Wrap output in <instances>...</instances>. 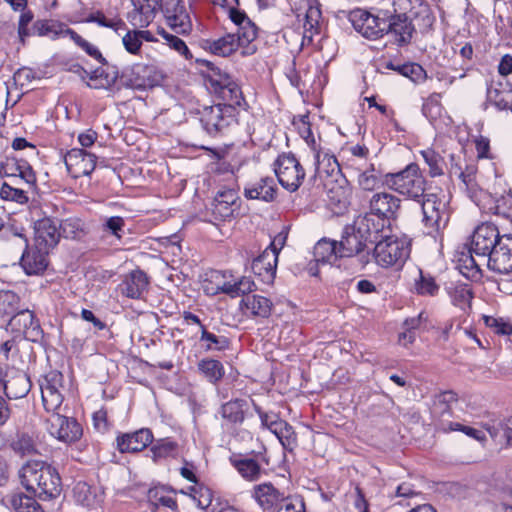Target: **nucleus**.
Masks as SVG:
<instances>
[{"label":"nucleus","instance_id":"nucleus-1","mask_svg":"<svg viewBox=\"0 0 512 512\" xmlns=\"http://www.w3.org/2000/svg\"><path fill=\"white\" fill-rule=\"evenodd\" d=\"M62 382L63 375L60 372H49L40 383L41 397L45 410L51 413L46 420L50 435L62 442L72 443L80 439L82 428L75 419L58 413L63 402V395L59 390Z\"/></svg>","mask_w":512,"mask_h":512},{"label":"nucleus","instance_id":"nucleus-2","mask_svg":"<svg viewBox=\"0 0 512 512\" xmlns=\"http://www.w3.org/2000/svg\"><path fill=\"white\" fill-rule=\"evenodd\" d=\"M22 485L41 500L58 497L62 490L58 471L42 461H28L19 471Z\"/></svg>","mask_w":512,"mask_h":512},{"label":"nucleus","instance_id":"nucleus-3","mask_svg":"<svg viewBox=\"0 0 512 512\" xmlns=\"http://www.w3.org/2000/svg\"><path fill=\"white\" fill-rule=\"evenodd\" d=\"M458 170V177L463 183L467 195L478 207L505 217L511 215L506 206L508 203H512V197L500 196L494 198L491 194L481 189L476 182L477 170L474 165H467L464 171L460 167Z\"/></svg>","mask_w":512,"mask_h":512},{"label":"nucleus","instance_id":"nucleus-4","mask_svg":"<svg viewBox=\"0 0 512 512\" xmlns=\"http://www.w3.org/2000/svg\"><path fill=\"white\" fill-rule=\"evenodd\" d=\"M383 184L408 199L420 201L425 194L426 180L418 164L410 163L399 172L386 173Z\"/></svg>","mask_w":512,"mask_h":512},{"label":"nucleus","instance_id":"nucleus-5","mask_svg":"<svg viewBox=\"0 0 512 512\" xmlns=\"http://www.w3.org/2000/svg\"><path fill=\"white\" fill-rule=\"evenodd\" d=\"M236 109L229 105L204 106L198 111L203 130L212 137L226 134L237 123Z\"/></svg>","mask_w":512,"mask_h":512},{"label":"nucleus","instance_id":"nucleus-6","mask_svg":"<svg viewBox=\"0 0 512 512\" xmlns=\"http://www.w3.org/2000/svg\"><path fill=\"white\" fill-rule=\"evenodd\" d=\"M410 255V242L405 238L386 236L375 242L373 257L383 267L402 266Z\"/></svg>","mask_w":512,"mask_h":512},{"label":"nucleus","instance_id":"nucleus-7","mask_svg":"<svg viewBox=\"0 0 512 512\" xmlns=\"http://www.w3.org/2000/svg\"><path fill=\"white\" fill-rule=\"evenodd\" d=\"M387 17L390 10L377 9L372 13L363 9H355L350 12L349 19L354 29L363 37L376 40L384 36Z\"/></svg>","mask_w":512,"mask_h":512},{"label":"nucleus","instance_id":"nucleus-8","mask_svg":"<svg viewBox=\"0 0 512 512\" xmlns=\"http://www.w3.org/2000/svg\"><path fill=\"white\" fill-rule=\"evenodd\" d=\"M11 241L19 247H24L20 259V265L27 275H40L48 266L49 250L39 245H28V239L23 234V229L19 231H10Z\"/></svg>","mask_w":512,"mask_h":512},{"label":"nucleus","instance_id":"nucleus-9","mask_svg":"<svg viewBox=\"0 0 512 512\" xmlns=\"http://www.w3.org/2000/svg\"><path fill=\"white\" fill-rule=\"evenodd\" d=\"M422 198L420 202L425 226L435 231L445 228L450 219L447 196L439 191L425 193Z\"/></svg>","mask_w":512,"mask_h":512},{"label":"nucleus","instance_id":"nucleus-10","mask_svg":"<svg viewBox=\"0 0 512 512\" xmlns=\"http://www.w3.org/2000/svg\"><path fill=\"white\" fill-rule=\"evenodd\" d=\"M274 171L281 186L295 192L305 178V170L292 153L280 154L274 162Z\"/></svg>","mask_w":512,"mask_h":512},{"label":"nucleus","instance_id":"nucleus-11","mask_svg":"<svg viewBox=\"0 0 512 512\" xmlns=\"http://www.w3.org/2000/svg\"><path fill=\"white\" fill-rule=\"evenodd\" d=\"M367 243L366 236L358 233L354 226H346L338 242V255L340 258L357 256L364 266L371 259L370 251L366 250Z\"/></svg>","mask_w":512,"mask_h":512},{"label":"nucleus","instance_id":"nucleus-12","mask_svg":"<svg viewBox=\"0 0 512 512\" xmlns=\"http://www.w3.org/2000/svg\"><path fill=\"white\" fill-rule=\"evenodd\" d=\"M394 12L410 14V18L415 21L421 33H427L431 30L435 16L430 5L425 0H393Z\"/></svg>","mask_w":512,"mask_h":512},{"label":"nucleus","instance_id":"nucleus-13","mask_svg":"<svg viewBox=\"0 0 512 512\" xmlns=\"http://www.w3.org/2000/svg\"><path fill=\"white\" fill-rule=\"evenodd\" d=\"M160 74L153 65L136 63L123 71L121 80L125 86L132 89L144 90L156 86L160 81Z\"/></svg>","mask_w":512,"mask_h":512},{"label":"nucleus","instance_id":"nucleus-14","mask_svg":"<svg viewBox=\"0 0 512 512\" xmlns=\"http://www.w3.org/2000/svg\"><path fill=\"white\" fill-rule=\"evenodd\" d=\"M161 10L168 26L175 33H190L192 22L183 0H162Z\"/></svg>","mask_w":512,"mask_h":512},{"label":"nucleus","instance_id":"nucleus-15","mask_svg":"<svg viewBox=\"0 0 512 512\" xmlns=\"http://www.w3.org/2000/svg\"><path fill=\"white\" fill-rule=\"evenodd\" d=\"M500 239H502V236L499 235V231L494 224L483 223L473 233L471 249L478 258L486 260L487 256L498 245Z\"/></svg>","mask_w":512,"mask_h":512},{"label":"nucleus","instance_id":"nucleus-16","mask_svg":"<svg viewBox=\"0 0 512 512\" xmlns=\"http://www.w3.org/2000/svg\"><path fill=\"white\" fill-rule=\"evenodd\" d=\"M487 266L499 274L512 272V236L504 235L498 245L487 256Z\"/></svg>","mask_w":512,"mask_h":512},{"label":"nucleus","instance_id":"nucleus-17","mask_svg":"<svg viewBox=\"0 0 512 512\" xmlns=\"http://www.w3.org/2000/svg\"><path fill=\"white\" fill-rule=\"evenodd\" d=\"M405 13L390 11V17H387L385 34H391L399 46L407 45L411 42L415 27Z\"/></svg>","mask_w":512,"mask_h":512},{"label":"nucleus","instance_id":"nucleus-18","mask_svg":"<svg viewBox=\"0 0 512 512\" xmlns=\"http://www.w3.org/2000/svg\"><path fill=\"white\" fill-rule=\"evenodd\" d=\"M68 173L73 178L90 175L96 167V156L83 149H71L64 157Z\"/></svg>","mask_w":512,"mask_h":512},{"label":"nucleus","instance_id":"nucleus-19","mask_svg":"<svg viewBox=\"0 0 512 512\" xmlns=\"http://www.w3.org/2000/svg\"><path fill=\"white\" fill-rule=\"evenodd\" d=\"M400 206L397 196L384 191L374 193L369 200V211L387 223L397 217Z\"/></svg>","mask_w":512,"mask_h":512},{"label":"nucleus","instance_id":"nucleus-20","mask_svg":"<svg viewBox=\"0 0 512 512\" xmlns=\"http://www.w3.org/2000/svg\"><path fill=\"white\" fill-rule=\"evenodd\" d=\"M7 328L17 335H23L27 339L40 336L41 328L34 314L29 310L16 311L9 319Z\"/></svg>","mask_w":512,"mask_h":512},{"label":"nucleus","instance_id":"nucleus-21","mask_svg":"<svg viewBox=\"0 0 512 512\" xmlns=\"http://www.w3.org/2000/svg\"><path fill=\"white\" fill-rule=\"evenodd\" d=\"M133 10L127 15L130 24L136 28H145L154 20L161 8L160 0H131Z\"/></svg>","mask_w":512,"mask_h":512},{"label":"nucleus","instance_id":"nucleus-22","mask_svg":"<svg viewBox=\"0 0 512 512\" xmlns=\"http://www.w3.org/2000/svg\"><path fill=\"white\" fill-rule=\"evenodd\" d=\"M487 101L498 110L512 111V84L504 79H491L487 84Z\"/></svg>","mask_w":512,"mask_h":512},{"label":"nucleus","instance_id":"nucleus-23","mask_svg":"<svg viewBox=\"0 0 512 512\" xmlns=\"http://www.w3.org/2000/svg\"><path fill=\"white\" fill-rule=\"evenodd\" d=\"M278 250L271 244L252 261V271L265 283H272L276 275Z\"/></svg>","mask_w":512,"mask_h":512},{"label":"nucleus","instance_id":"nucleus-24","mask_svg":"<svg viewBox=\"0 0 512 512\" xmlns=\"http://www.w3.org/2000/svg\"><path fill=\"white\" fill-rule=\"evenodd\" d=\"M238 193L235 189L219 190L211 204V213L215 221H226L233 216Z\"/></svg>","mask_w":512,"mask_h":512},{"label":"nucleus","instance_id":"nucleus-25","mask_svg":"<svg viewBox=\"0 0 512 512\" xmlns=\"http://www.w3.org/2000/svg\"><path fill=\"white\" fill-rule=\"evenodd\" d=\"M153 441V434L147 428L117 436V448L121 453H135L144 450Z\"/></svg>","mask_w":512,"mask_h":512},{"label":"nucleus","instance_id":"nucleus-26","mask_svg":"<svg viewBox=\"0 0 512 512\" xmlns=\"http://www.w3.org/2000/svg\"><path fill=\"white\" fill-rule=\"evenodd\" d=\"M149 279L146 273L140 269L132 270L125 275L118 286L120 294L129 299H140L147 290Z\"/></svg>","mask_w":512,"mask_h":512},{"label":"nucleus","instance_id":"nucleus-27","mask_svg":"<svg viewBox=\"0 0 512 512\" xmlns=\"http://www.w3.org/2000/svg\"><path fill=\"white\" fill-rule=\"evenodd\" d=\"M35 244L45 249H52L60 238L56 222L50 218H42L35 222Z\"/></svg>","mask_w":512,"mask_h":512},{"label":"nucleus","instance_id":"nucleus-28","mask_svg":"<svg viewBox=\"0 0 512 512\" xmlns=\"http://www.w3.org/2000/svg\"><path fill=\"white\" fill-rule=\"evenodd\" d=\"M250 43L242 41L241 35L237 33H228L216 40H206L204 48L215 55L226 57L235 52L239 47H245Z\"/></svg>","mask_w":512,"mask_h":512},{"label":"nucleus","instance_id":"nucleus-29","mask_svg":"<svg viewBox=\"0 0 512 512\" xmlns=\"http://www.w3.org/2000/svg\"><path fill=\"white\" fill-rule=\"evenodd\" d=\"M3 390L8 399H20L25 397L30 389L31 382L29 377L23 372H16L7 380L2 378L0 390Z\"/></svg>","mask_w":512,"mask_h":512},{"label":"nucleus","instance_id":"nucleus-30","mask_svg":"<svg viewBox=\"0 0 512 512\" xmlns=\"http://www.w3.org/2000/svg\"><path fill=\"white\" fill-rule=\"evenodd\" d=\"M252 496L264 510L274 511L285 495L271 483H262L254 486Z\"/></svg>","mask_w":512,"mask_h":512},{"label":"nucleus","instance_id":"nucleus-31","mask_svg":"<svg viewBox=\"0 0 512 512\" xmlns=\"http://www.w3.org/2000/svg\"><path fill=\"white\" fill-rule=\"evenodd\" d=\"M386 223V221L377 218L375 214L369 211L358 217L353 226L358 230V233L366 236L369 243H375L378 241L379 233Z\"/></svg>","mask_w":512,"mask_h":512},{"label":"nucleus","instance_id":"nucleus-32","mask_svg":"<svg viewBox=\"0 0 512 512\" xmlns=\"http://www.w3.org/2000/svg\"><path fill=\"white\" fill-rule=\"evenodd\" d=\"M474 252L470 248L467 251H462L458 254L456 260V268L459 272L468 279H479L481 277V262L482 259H476L473 256Z\"/></svg>","mask_w":512,"mask_h":512},{"label":"nucleus","instance_id":"nucleus-33","mask_svg":"<svg viewBox=\"0 0 512 512\" xmlns=\"http://www.w3.org/2000/svg\"><path fill=\"white\" fill-rule=\"evenodd\" d=\"M229 17L231 21L237 25V34L241 35L244 42H252L257 37V28L254 23L248 18L245 12L236 8L229 10Z\"/></svg>","mask_w":512,"mask_h":512},{"label":"nucleus","instance_id":"nucleus-34","mask_svg":"<svg viewBox=\"0 0 512 512\" xmlns=\"http://www.w3.org/2000/svg\"><path fill=\"white\" fill-rule=\"evenodd\" d=\"M276 194L274 180L270 177L261 178L258 182L245 188V196L248 199L273 201Z\"/></svg>","mask_w":512,"mask_h":512},{"label":"nucleus","instance_id":"nucleus-35","mask_svg":"<svg viewBox=\"0 0 512 512\" xmlns=\"http://www.w3.org/2000/svg\"><path fill=\"white\" fill-rule=\"evenodd\" d=\"M215 92L225 102L222 105H229L235 109L243 100L240 87L228 78L215 84Z\"/></svg>","mask_w":512,"mask_h":512},{"label":"nucleus","instance_id":"nucleus-36","mask_svg":"<svg viewBox=\"0 0 512 512\" xmlns=\"http://www.w3.org/2000/svg\"><path fill=\"white\" fill-rule=\"evenodd\" d=\"M230 463L247 481H257L261 476V466L253 458L232 456L230 457Z\"/></svg>","mask_w":512,"mask_h":512},{"label":"nucleus","instance_id":"nucleus-37","mask_svg":"<svg viewBox=\"0 0 512 512\" xmlns=\"http://www.w3.org/2000/svg\"><path fill=\"white\" fill-rule=\"evenodd\" d=\"M356 183L361 191L373 192L383 184V177L381 172L376 169L375 164L370 163L356 175Z\"/></svg>","mask_w":512,"mask_h":512},{"label":"nucleus","instance_id":"nucleus-38","mask_svg":"<svg viewBox=\"0 0 512 512\" xmlns=\"http://www.w3.org/2000/svg\"><path fill=\"white\" fill-rule=\"evenodd\" d=\"M66 30H71L65 24L56 20H37L32 25V34L46 36L51 39L59 37H68Z\"/></svg>","mask_w":512,"mask_h":512},{"label":"nucleus","instance_id":"nucleus-39","mask_svg":"<svg viewBox=\"0 0 512 512\" xmlns=\"http://www.w3.org/2000/svg\"><path fill=\"white\" fill-rule=\"evenodd\" d=\"M247 401L244 399H234L224 403L221 406V416L229 424H241L245 419Z\"/></svg>","mask_w":512,"mask_h":512},{"label":"nucleus","instance_id":"nucleus-40","mask_svg":"<svg viewBox=\"0 0 512 512\" xmlns=\"http://www.w3.org/2000/svg\"><path fill=\"white\" fill-rule=\"evenodd\" d=\"M165 487L152 488L148 491V500L152 512H157L159 507L170 508L173 512H179L176 499Z\"/></svg>","mask_w":512,"mask_h":512},{"label":"nucleus","instance_id":"nucleus-41","mask_svg":"<svg viewBox=\"0 0 512 512\" xmlns=\"http://www.w3.org/2000/svg\"><path fill=\"white\" fill-rule=\"evenodd\" d=\"M315 176L322 178L323 176H331L335 172H340V166L335 156L327 153H321L314 150Z\"/></svg>","mask_w":512,"mask_h":512},{"label":"nucleus","instance_id":"nucleus-42","mask_svg":"<svg viewBox=\"0 0 512 512\" xmlns=\"http://www.w3.org/2000/svg\"><path fill=\"white\" fill-rule=\"evenodd\" d=\"M244 306L253 316L267 318L271 314L272 302L260 295L248 296L241 301Z\"/></svg>","mask_w":512,"mask_h":512},{"label":"nucleus","instance_id":"nucleus-43","mask_svg":"<svg viewBox=\"0 0 512 512\" xmlns=\"http://www.w3.org/2000/svg\"><path fill=\"white\" fill-rule=\"evenodd\" d=\"M313 255L317 262H332L338 255V241L323 238L319 240L313 249Z\"/></svg>","mask_w":512,"mask_h":512},{"label":"nucleus","instance_id":"nucleus-44","mask_svg":"<svg viewBox=\"0 0 512 512\" xmlns=\"http://www.w3.org/2000/svg\"><path fill=\"white\" fill-rule=\"evenodd\" d=\"M207 278L204 281L203 288L207 294L216 295L219 293L224 294V288L222 286L228 285L229 279L232 275L227 272L212 270L207 274Z\"/></svg>","mask_w":512,"mask_h":512},{"label":"nucleus","instance_id":"nucleus-45","mask_svg":"<svg viewBox=\"0 0 512 512\" xmlns=\"http://www.w3.org/2000/svg\"><path fill=\"white\" fill-rule=\"evenodd\" d=\"M199 371L213 384L220 381L224 374L225 369L223 364L215 359H203L198 363Z\"/></svg>","mask_w":512,"mask_h":512},{"label":"nucleus","instance_id":"nucleus-46","mask_svg":"<svg viewBox=\"0 0 512 512\" xmlns=\"http://www.w3.org/2000/svg\"><path fill=\"white\" fill-rule=\"evenodd\" d=\"M449 295L455 306L462 310L470 307L473 293L469 284H456L449 288Z\"/></svg>","mask_w":512,"mask_h":512},{"label":"nucleus","instance_id":"nucleus-47","mask_svg":"<svg viewBox=\"0 0 512 512\" xmlns=\"http://www.w3.org/2000/svg\"><path fill=\"white\" fill-rule=\"evenodd\" d=\"M387 68L397 71L399 74L409 78L414 83L423 82L427 77L426 71L417 63H407L398 66H394L392 63H389Z\"/></svg>","mask_w":512,"mask_h":512},{"label":"nucleus","instance_id":"nucleus-48","mask_svg":"<svg viewBox=\"0 0 512 512\" xmlns=\"http://www.w3.org/2000/svg\"><path fill=\"white\" fill-rule=\"evenodd\" d=\"M200 342L204 343L203 347L206 351H222L229 347V340L225 336H217L207 331L204 325H201Z\"/></svg>","mask_w":512,"mask_h":512},{"label":"nucleus","instance_id":"nucleus-49","mask_svg":"<svg viewBox=\"0 0 512 512\" xmlns=\"http://www.w3.org/2000/svg\"><path fill=\"white\" fill-rule=\"evenodd\" d=\"M73 492L76 501L83 506L93 507L99 503L95 489L85 482H78Z\"/></svg>","mask_w":512,"mask_h":512},{"label":"nucleus","instance_id":"nucleus-50","mask_svg":"<svg viewBox=\"0 0 512 512\" xmlns=\"http://www.w3.org/2000/svg\"><path fill=\"white\" fill-rule=\"evenodd\" d=\"M272 433L278 438L285 449L291 451L297 445L296 433L293 427L285 420H282L279 426H277V430H274Z\"/></svg>","mask_w":512,"mask_h":512},{"label":"nucleus","instance_id":"nucleus-51","mask_svg":"<svg viewBox=\"0 0 512 512\" xmlns=\"http://www.w3.org/2000/svg\"><path fill=\"white\" fill-rule=\"evenodd\" d=\"M11 506L16 512H44L38 502L29 495L18 493L12 496Z\"/></svg>","mask_w":512,"mask_h":512},{"label":"nucleus","instance_id":"nucleus-52","mask_svg":"<svg viewBox=\"0 0 512 512\" xmlns=\"http://www.w3.org/2000/svg\"><path fill=\"white\" fill-rule=\"evenodd\" d=\"M421 155L425 163L429 167V175L431 177L441 176L444 173V159L434 150H422Z\"/></svg>","mask_w":512,"mask_h":512},{"label":"nucleus","instance_id":"nucleus-53","mask_svg":"<svg viewBox=\"0 0 512 512\" xmlns=\"http://www.w3.org/2000/svg\"><path fill=\"white\" fill-rule=\"evenodd\" d=\"M13 450L21 455L37 453V444L28 433H19L11 444Z\"/></svg>","mask_w":512,"mask_h":512},{"label":"nucleus","instance_id":"nucleus-54","mask_svg":"<svg viewBox=\"0 0 512 512\" xmlns=\"http://www.w3.org/2000/svg\"><path fill=\"white\" fill-rule=\"evenodd\" d=\"M65 32L66 35H68V37H70V39L73 40V42L82 50H84L90 57L94 58L100 63L105 62V58L102 56L101 52L95 45L91 44L90 42L82 38L77 32H75L72 29L66 30Z\"/></svg>","mask_w":512,"mask_h":512},{"label":"nucleus","instance_id":"nucleus-55","mask_svg":"<svg viewBox=\"0 0 512 512\" xmlns=\"http://www.w3.org/2000/svg\"><path fill=\"white\" fill-rule=\"evenodd\" d=\"M19 297L12 291H0V320L18 310Z\"/></svg>","mask_w":512,"mask_h":512},{"label":"nucleus","instance_id":"nucleus-56","mask_svg":"<svg viewBox=\"0 0 512 512\" xmlns=\"http://www.w3.org/2000/svg\"><path fill=\"white\" fill-rule=\"evenodd\" d=\"M125 220L120 216H111L105 218L101 229L105 233H109L117 240H121L124 234Z\"/></svg>","mask_w":512,"mask_h":512},{"label":"nucleus","instance_id":"nucleus-57","mask_svg":"<svg viewBox=\"0 0 512 512\" xmlns=\"http://www.w3.org/2000/svg\"><path fill=\"white\" fill-rule=\"evenodd\" d=\"M452 431H461L467 436L479 441L484 442L486 440V436L483 431L475 429L473 427L465 426L461 423H446L444 422L442 425V432L448 433Z\"/></svg>","mask_w":512,"mask_h":512},{"label":"nucleus","instance_id":"nucleus-58","mask_svg":"<svg viewBox=\"0 0 512 512\" xmlns=\"http://www.w3.org/2000/svg\"><path fill=\"white\" fill-rule=\"evenodd\" d=\"M158 33L166 40L167 44L170 48L177 51L180 55L184 56L185 59H191L192 54L190 50L188 49L185 42L180 39L179 37L172 35L165 31L163 28H158Z\"/></svg>","mask_w":512,"mask_h":512},{"label":"nucleus","instance_id":"nucleus-59","mask_svg":"<svg viewBox=\"0 0 512 512\" xmlns=\"http://www.w3.org/2000/svg\"><path fill=\"white\" fill-rule=\"evenodd\" d=\"M308 119V115L294 117L293 125L298 130L299 135L307 142V144L312 146L313 150H315V139Z\"/></svg>","mask_w":512,"mask_h":512},{"label":"nucleus","instance_id":"nucleus-60","mask_svg":"<svg viewBox=\"0 0 512 512\" xmlns=\"http://www.w3.org/2000/svg\"><path fill=\"white\" fill-rule=\"evenodd\" d=\"M189 495L192 497L197 506L201 509H206L212 502L211 491L204 486H191L189 487Z\"/></svg>","mask_w":512,"mask_h":512},{"label":"nucleus","instance_id":"nucleus-61","mask_svg":"<svg viewBox=\"0 0 512 512\" xmlns=\"http://www.w3.org/2000/svg\"><path fill=\"white\" fill-rule=\"evenodd\" d=\"M485 325L490 328L494 333L500 335L512 334V325L504 320L503 318H497L494 316H483Z\"/></svg>","mask_w":512,"mask_h":512},{"label":"nucleus","instance_id":"nucleus-62","mask_svg":"<svg viewBox=\"0 0 512 512\" xmlns=\"http://www.w3.org/2000/svg\"><path fill=\"white\" fill-rule=\"evenodd\" d=\"M273 512H306L302 499L284 496Z\"/></svg>","mask_w":512,"mask_h":512},{"label":"nucleus","instance_id":"nucleus-63","mask_svg":"<svg viewBox=\"0 0 512 512\" xmlns=\"http://www.w3.org/2000/svg\"><path fill=\"white\" fill-rule=\"evenodd\" d=\"M0 197L3 200L14 201L19 204H24L28 202V196L26 192L19 188H14L13 186L4 183L0 189Z\"/></svg>","mask_w":512,"mask_h":512},{"label":"nucleus","instance_id":"nucleus-64","mask_svg":"<svg viewBox=\"0 0 512 512\" xmlns=\"http://www.w3.org/2000/svg\"><path fill=\"white\" fill-rule=\"evenodd\" d=\"M415 289L420 295L434 296L437 294L439 286L431 276L423 275V273L420 272L419 280L415 283Z\"/></svg>","mask_w":512,"mask_h":512}]
</instances>
